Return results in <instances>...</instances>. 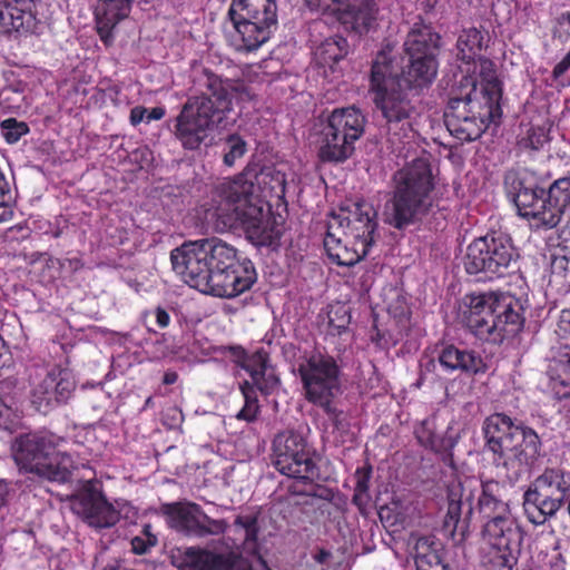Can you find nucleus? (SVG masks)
Instances as JSON below:
<instances>
[{
    "label": "nucleus",
    "instance_id": "obj_1",
    "mask_svg": "<svg viewBox=\"0 0 570 570\" xmlns=\"http://www.w3.org/2000/svg\"><path fill=\"white\" fill-rule=\"evenodd\" d=\"M170 262L190 287L222 298L239 296L257 281L253 262L216 237L183 243L170 252Z\"/></svg>",
    "mask_w": 570,
    "mask_h": 570
},
{
    "label": "nucleus",
    "instance_id": "obj_2",
    "mask_svg": "<svg viewBox=\"0 0 570 570\" xmlns=\"http://www.w3.org/2000/svg\"><path fill=\"white\" fill-rule=\"evenodd\" d=\"M194 85L200 95L187 99L174 126L176 139L188 150L200 147L208 132L226 118L233 104L230 82L208 68L196 72Z\"/></svg>",
    "mask_w": 570,
    "mask_h": 570
},
{
    "label": "nucleus",
    "instance_id": "obj_3",
    "mask_svg": "<svg viewBox=\"0 0 570 570\" xmlns=\"http://www.w3.org/2000/svg\"><path fill=\"white\" fill-rule=\"evenodd\" d=\"M63 441L48 430L18 434L11 442V456L19 473L51 483H68L78 465L70 453L58 450Z\"/></svg>",
    "mask_w": 570,
    "mask_h": 570
},
{
    "label": "nucleus",
    "instance_id": "obj_4",
    "mask_svg": "<svg viewBox=\"0 0 570 570\" xmlns=\"http://www.w3.org/2000/svg\"><path fill=\"white\" fill-rule=\"evenodd\" d=\"M393 180L395 186L386 222L402 230L421 222L432 206L434 178L429 158L413 159L394 174Z\"/></svg>",
    "mask_w": 570,
    "mask_h": 570
},
{
    "label": "nucleus",
    "instance_id": "obj_5",
    "mask_svg": "<svg viewBox=\"0 0 570 570\" xmlns=\"http://www.w3.org/2000/svg\"><path fill=\"white\" fill-rule=\"evenodd\" d=\"M370 86L375 106L386 121L389 135L402 141L413 131L417 110L401 80L393 76V62L384 52H379L372 63Z\"/></svg>",
    "mask_w": 570,
    "mask_h": 570
},
{
    "label": "nucleus",
    "instance_id": "obj_6",
    "mask_svg": "<svg viewBox=\"0 0 570 570\" xmlns=\"http://www.w3.org/2000/svg\"><path fill=\"white\" fill-rule=\"evenodd\" d=\"M272 462L274 468L283 475L296 479L298 482L289 487L295 494L313 495L332 500L331 490L312 484L318 476L315 462V451L306 438L295 430H285L277 433L272 445Z\"/></svg>",
    "mask_w": 570,
    "mask_h": 570
},
{
    "label": "nucleus",
    "instance_id": "obj_7",
    "mask_svg": "<svg viewBox=\"0 0 570 570\" xmlns=\"http://www.w3.org/2000/svg\"><path fill=\"white\" fill-rule=\"evenodd\" d=\"M276 24V0H233L224 28L236 51L250 52L269 40Z\"/></svg>",
    "mask_w": 570,
    "mask_h": 570
},
{
    "label": "nucleus",
    "instance_id": "obj_8",
    "mask_svg": "<svg viewBox=\"0 0 570 570\" xmlns=\"http://www.w3.org/2000/svg\"><path fill=\"white\" fill-rule=\"evenodd\" d=\"M286 191L285 174L273 165L262 166L249 163L233 180H224L214 186L210 202L215 204H254V198H283Z\"/></svg>",
    "mask_w": 570,
    "mask_h": 570
},
{
    "label": "nucleus",
    "instance_id": "obj_9",
    "mask_svg": "<svg viewBox=\"0 0 570 570\" xmlns=\"http://www.w3.org/2000/svg\"><path fill=\"white\" fill-rule=\"evenodd\" d=\"M366 118L352 106L335 108L326 118L320 134L318 158L323 163H343L354 153V144L365 129Z\"/></svg>",
    "mask_w": 570,
    "mask_h": 570
},
{
    "label": "nucleus",
    "instance_id": "obj_10",
    "mask_svg": "<svg viewBox=\"0 0 570 570\" xmlns=\"http://www.w3.org/2000/svg\"><path fill=\"white\" fill-rule=\"evenodd\" d=\"M498 118L499 108L479 98L476 88L464 98H450L444 112L449 132L462 142L480 138L491 125L495 130Z\"/></svg>",
    "mask_w": 570,
    "mask_h": 570
},
{
    "label": "nucleus",
    "instance_id": "obj_11",
    "mask_svg": "<svg viewBox=\"0 0 570 570\" xmlns=\"http://www.w3.org/2000/svg\"><path fill=\"white\" fill-rule=\"evenodd\" d=\"M501 266L511 267L507 274L501 273L503 286L501 285V317L504 318V326L501 342L504 338H514L524 326V303L527 302V284L520 273L519 252L517 248L501 244Z\"/></svg>",
    "mask_w": 570,
    "mask_h": 570
},
{
    "label": "nucleus",
    "instance_id": "obj_12",
    "mask_svg": "<svg viewBox=\"0 0 570 570\" xmlns=\"http://www.w3.org/2000/svg\"><path fill=\"white\" fill-rule=\"evenodd\" d=\"M206 218L222 220L224 225L239 224L248 234V237L261 246L276 245L282 237V232L269 219L264 218L263 208L256 204L235 205L225 202L223 204L207 203Z\"/></svg>",
    "mask_w": 570,
    "mask_h": 570
},
{
    "label": "nucleus",
    "instance_id": "obj_13",
    "mask_svg": "<svg viewBox=\"0 0 570 570\" xmlns=\"http://www.w3.org/2000/svg\"><path fill=\"white\" fill-rule=\"evenodd\" d=\"M562 470L547 469L523 494V505L531 522L544 523L562 507L570 482Z\"/></svg>",
    "mask_w": 570,
    "mask_h": 570
},
{
    "label": "nucleus",
    "instance_id": "obj_14",
    "mask_svg": "<svg viewBox=\"0 0 570 570\" xmlns=\"http://www.w3.org/2000/svg\"><path fill=\"white\" fill-rule=\"evenodd\" d=\"M305 400L312 404L335 397L341 391V366L333 355L313 352L298 364Z\"/></svg>",
    "mask_w": 570,
    "mask_h": 570
},
{
    "label": "nucleus",
    "instance_id": "obj_15",
    "mask_svg": "<svg viewBox=\"0 0 570 570\" xmlns=\"http://www.w3.org/2000/svg\"><path fill=\"white\" fill-rule=\"evenodd\" d=\"M160 512L171 530L187 538L218 537L229 528L225 519L210 518L202 505L191 501L163 503Z\"/></svg>",
    "mask_w": 570,
    "mask_h": 570
},
{
    "label": "nucleus",
    "instance_id": "obj_16",
    "mask_svg": "<svg viewBox=\"0 0 570 570\" xmlns=\"http://www.w3.org/2000/svg\"><path fill=\"white\" fill-rule=\"evenodd\" d=\"M501 424L508 428L501 438V456H505L507 479L513 483L525 471V465L538 458L541 443L532 429L514 425L507 415L501 414Z\"/></svg>",
    "mask_w": 570,
    "mask_h": 570
},
{
    "label": "nucleus",
    "instance_id": "obj_17",
    "mask_svg": "<svg viewBox=\"0 0 570 570\" xmlns=\"http://www.w3.org/2000/svg\"><path fill=\"white\" fill-rule=\"evenodd\" d=\"M499 482H482L479 512L487 519L482 527L479 546L478 570H499Z\"/></svg>",
    "mask_w": 570,
    "mask_h": 570
},
{
    "label": "nucleus",
    "instance_id": "obj_18",
    "mask_svg": "<svg viewBox=\"0 0 570 570\" xmlns=\"http://www.w3.org/2000/svg\"><path fill=\"white\" fill-rule=\"evenodd\" d=\"M76 390V381L70 370L55 365L43 375H37L31 387L30 400L33 407L47 414L56 406L66 404Z\"/></svg>",
    "mask_w": 570,
    "mask_h": 570
},
{
    "label": "nucleus",
    "instance_id": "obj_19",
    "mask_svg": "<svg viewBox=\"0 0 570 570\" xmlns=\"http://www.w3.org/2000/svg\"><path fill=\"white\" fill-rule=\"evenodd\" d=\"M71 508L94 528H111L120 520L119 511L107 500L94 479L85 481L71 495Z\"/></svg>",
    "mask_w": 570,
    "mask_h": 570
},
{
    "label": "nucleus",
    "instance_id": "obj_20",
    "mask_svg": "<svg viewBox=\"0 0 570 570\" xmlns=\"http://www.w3.org/2000/svg\"><path fill=\"white\" fill-rule=\"evenodd\" d=\"M331 219L341 223L347 242H353L362 249V254L370 253L377 229V213L371 204L365 200L356 202L348 208H341Z\"/></svg>",
    "mask_w": 570,
    "mask_h": 570
},
{
    "label": "nucleus",
    "instance_id": "obj_21",
    "mask_svg": "<svg viewBox=\"0 0 570 570\" xmlns=\"http://www.w3.org/2000/svg\"><path fill=\"white\" fill-rule=\"evenodd\" d=\"M171 563L179 570H253L250 562L236 552L217 553L200 547L177 548Z\"/></svg>",
    "mask_w": 570,
    "mask_h": 570
},
{
    "label": "nucleus",
    "instance_id": "obj_22",
    "mask_svg": "<svg viewBox=\"0 0 570 570\" xmlns=\"http://www.w3.org/2000/svg\"><path fill=\"white\" fill-rule=\"evenodd\" d=\"M504 187L508 199L520 216L532 219L537 228L550 229V224L542 218L548 215L544 189L527 185L515 173L505 174Z\"/></svg>",
    "mask_w": 570,
    "mask_h": 570
},
{
    "label": "nucleus",
    "instance_id": "obj_23",
    "mask_svg": "<svg viewBox=\"0 0 570 570\" xmlns=\"http://www.w3.org/2000/svg\"><path fill=\"white\" fill-rule=\"evenodd\" d=\"M498 306V292L466 295L462 322L480 340L495 342V330L499 323V315L495 313Z\"/></svg>",
    "mask_w": 570,
    "mask_h": 570
},
{
    "label": "nucleus",
    "instance_id": "obj_24",
    "mask_svg": "<svg viewBox=\"0 0 570 570\" xmlns=\"http://www.w3.org/2000/svg\"><path fill=\"white\" fill-rule=\"evenodd\" d=\"M498 252L495 233H488L485 236L474 239L468 246L463 258L465 272L470 275L484 274L479 281L494 279L499 269Z\"/></svg>",
    "mask_w": 570,
    "mask_h": 570
},
{
    "label": "nucleus",
    "instance_id": "obj_25",
    "mask_svg": "<svg viewBox=\"0 0 570 570\" xmlns=\"http://www.w3.org/2000/svg\"><path fill=\"white\" fill-rule=\"evenodd\" d=\"M344 228L341 223H327V230L323 240L324 249L333 264L338 266H353L358 263L366 254H362L353 242H347L343 236Z\"/></svg>",
    "mask_w": 570,
    "mask_h": 570
},
{
    "label": "nucleus",
    "instance_id": "obj_26",
    "mask_svg": "<svg viewBox=\"0 0 570 570\" xmlns=\"http://www.w3.org/2000/svg\"><path fill=\"white\" fill-rule=\"evenodd\" d=\"M403 47L406 57L438 58L441 36L431 23L419 19L407 32Z\"/></svg>",
    "mask_w": 570,
    "mask_h": 570
},
{
    "label": "nucleus",
    "instance_id": "obj_27",
    "mask_svg": "<svg viewBox=\"0 0 570 570\" xmlns=\"http://www.w3.org/2000/svg\"><path fill=\"white\" fill-rule=\"evenodd\" d=\"M27 2L28 4L22 1H1L0 27L3 32L26 35L36 30L38 21L31 10V0H27Z\"/></svg>",
    "mask_w": 570,
    "mask_h": 570
},
{
    "label": "nucleus",
    "instance_id": "obj_28",
    "mask_svg": "<svg viewBox=\"0 0 570 570\" xmlns=\"http://www.w3.org/2000/svg\"><path fill=\"white\" fill-rule=\"evenodd\" d=\"M131 0H98L95 8L97 32L104 43L112 40L114 28L131 11Z\"/></svg>",
    "mask_w": 570,
    "mask_h": 570
},
{
    "label": "nucleus",
    "instance_id": "obj_29",
    "mask_svg": "<svg viewBox=\"0 0 570 570\" xmlns=\"http://www.w3.org/2000/svg\"><path fill=\"white\" fill-rule=\"evenodd\" d=\"M409 63L399 76L393 71V76L401 80V85L409 90H421L429 87L438 73V58L407 57Z\"/></svg>",
    "mask_w": 570,
    "mask_h": 570
},
{
    "label": "nucleus",
    "instance_id": "obj_30",
    "mask_svg": "<svg viewBox=\"0 0 570 570\" xmlns=\"http://www.w3.org/2000/svg\"><path fill=\"white\" fill-rule=\"evenodd\" d=\"M379 8L375 0H362L358 4H348L338 12L337 20L347 31L357 35H364L370 31L374 22Z\"/></svg>",
    "mask_w": 570,
    "mask_h": 570
},
{
    "label": "nucleus",
    "instance_id": "obj_31",
    "mask_svg": "<svg viewBox=\"0 0 570 570\" xmlns=\"http://www.w3.org/2000/svg\"><path fill=\"white\" fill-rule=\"evenodd\" d=\"M548 215L546 222L550 229L557 227L566 212L570 208V176L554 180L546 191ZM544 219V216L542 217Z\"/></svg>",
    "mask_w": 570,
    "mask_h": 570
},
{
    "label": "nucleus",
    "instance_id": "obj_32",
    "mask_svg": "<svg viewBox=\"0 0 570 570\" xmlns=\"http://www.w3.org/2000/svg\"><path fill=\"white\" fill-rule=\"evenodd\" d=\"M436 416L430 415L414 425L413 434L417 443L430 451L449 450L455 448L456 438L448 434L440 435L436 432Z\"/></svg>",
    "mask_w": 570,
    "mask_h": 570
},
{
    "label": "nucleus",
    "instance_id": "obj_33",
    "mask_svg": "<svg viewBox=\"0 0 570 570\" xmlns=\"http://www.w3.org/2000/svg\"><path fill=\"white\" fill-rule=\"evenodd\" d=\"M479 81L474 85L478 97L499 108V75L492 60L479 57Z\"/></svg>",
    "mask_w": 570,
    "mask_h": 570
},
{
    "label": "nucleus",
    "instance_id": "obj_34",
    "mask_svg": "<svg viewBox=\"0 0 570 570\" xmlns=\"http://www.w3.org/2000/svg\"><path fill=\"white\" fill-rule=\"evenodd\" d=\"M348 53L347 40L338 35L326 38L314 51V59L320 67L330 68L344 59Z\"/></svg>",
    "mask_w": 570,
    "mask_h": 570
},
{
    "label": "nucleus",
    "instance_id": "obj_35",
    "mask_svg": "<svg viewBox=\"0 0 570 570\" xmlns=\"http://www.w3.org/2000/svg\"><path fill=\"white\" fill-rule=\"evenodd\" d=\"M438 360L448 372L460 370L476 373L479 370L476 357L472 352L460 350L452 344L443 346Z\"/></svg>",
    "mask_w": 570,
    "mask_h": 570
},
{
    "label": "nucleus",
    "instance_id": "obj_36",
    "mask_svg": "<svg viewBox=\"0 0 570 570\" xmlns=\"http://www.w3.org/2000/svg\"><path fill=\"white\" fill-rule=\"evenodd\" d=\"M253 362L256 365L255 368L250 370L252 383L255 386V391H259L264 395L273 394L279 385V379L267 368L268 355L267 353L259 351L253 356Z\"/></svg>",
    "mask_w": 570,
    "mask_h": 570
},
{
    "label": "nucleus",
    "instance_id": "obj_37",
    "mask_svg": "<svg viewBox=\"0 0 570 570\" xmlns=\"http://www.w3.org/2000/svg\"><path fill=\"white\" fill-rule=\"evenodd\" d=\"M488 41V33H483L476 28L464 29L456 42L458 58L466 63L474 61L483 47H487Z\"/></svg>",
    "mask_w": 570,
    "mask_h": 570
},
{
    "label": "nucleus",
    "instance_id": "obj_38",
    "mask_svg": "<svg viewBox=\"0 0 570 570\" xmlns=\"http://www.w3.org/2000/svg\"><path fill=\"white\" fill-rule=\"evenodd\" d=\"M522 532L518 527L501 530V570H518Z\"/></svg>",
    "mask_w": 570,
    "mask_h": 570
},
{
    "label": "nucleus",
    "instance_id": "obj_39",
    "mask_svg": "<svg viewBox=\"0 0 570 570\" xmlns=\"http://www.w3.org/2000/svg\"><path fill=\"white\" fill-rule=\"evenodd\" d=\"M240 391L244 396V406L236 414V419L239 421L253 422L259 414V404L255 386L250 385V382L244 381L240 384Z\"/></svg>",
    "mask_w": 570,
    "mask_h": 570
},
{
    "label": "nucleus",
    "instance_id": "obj_40",
    "mask_svg": "<svg viewBox=\"0 0 570 570\" xmlns=\"http://www.w3.org/2000/svg\"><path fill=\"white\" fill-rule=\"evenodd\" d=\"M234 524L244 530V544L256 546L259 533L258 517L256 514L237 515Z\"/></svg>",
    "mask_w": 570,
    "mask_h": 570
},
{
    "label": "nucleus",
    "instance_id": "obj_41",
    "mask_svg": "<svg viewBox=\"0 0 570 570\" xmlns=\"http://www.w3.org/2000/svg\"><path fill=\"white\" fill-rule=\"evenodd\" d=\"M246 150V141L240 136L229 135L225 144L224 164L228 167L234 166L236 160L245 155Z\"/></svg>",
    "mask_w": 570,
    "mask_h": 570
},
{
    "label": "nucleus",
    "instance_id": "obj_42",
    "mask_svg": "<svg viewBox=\"0 0 570 570\" xmlns=\"http://www.w3.org/2000/svg\"><path fill=\"white\" fill-rule=\"evenodd\" d=\"M0 128L2 135L8 144L18 142L21 137L30 131L27 122L19 121L16 118H7L1 121Z\"/></svg>",
    "mask_w": 570,
    "mask_h": 570
},
{
    "label": "nucleus",
    "instance_id": "obj_43",
    "mask_svg": "<svg viewBox=\"0 0 570 570\" xmlns=\"http://www.w3.org/2000/svg\"><path fill=\"white\" fill-rule=\"evenodd\" d=\"M13 200L10 184L0 169V223L9 220L13 216Z\"/></svg>",
    "mask_w": 570,
    "mask_h": 570
},
{
    "label": "nucleus",
    "instance_id": "obj_44",
    "mask_svg": "<svg viewBox=\"0 0 570 570\" xmlns=\"http://www.w3.org/2000/svg\"><path fill=\"white\" fill-rule=\"evenodd\" d=\"M157 543L158 539L151 532V525L149 523L142 527L140 535L134 537L130 541L131 551L139 556L147 553L150 548L155 547Z\"/></svg>",
    "mask_w": 570,
    "mask_h": 570
},
{
    "label": "nucleus",
    "instance_id": "obj_45",
    "mask_svg": "<svg viewBox=\"0 0 570 570\" xmlns=\"http://www.w3.org/2000/svg\"><path fill=\"white\" fill-rule=\"evenodd\" d=\"M548 389L558 401L570 400V374H550Z\"/></svg>",
    "mask_w": 570,
    "mask_h": 570
},
{
    "label": "nucleus",
    "instance_id": "obj_46",
    "mask_svg": "<svg viewBox=\"0 0 570 570\" xmlns=\"http://www.w3.org/2000/svg\"><path fill=\"white\" fill-rule=\"evenodd\" d=\"M482 430L488 449L497 454L499 452V413L487 417Z\"/></svg>",
    "mask_w": 570,
    "mask_h": 570
},
{
    "label": "nucleus",
    "instance_id": "obj_47",
    "mask_svg": "<svg viewBox=\"0 0 570 570\" xmlns=\"http://www.w3.org/2000/svg\"><path fill=\"white\" fill-rule=\"evenodd\" d=\"M334 399L335 397H330L317 402L314 405L321 407L324 411L328 420L332 422L334 429L342 430L347 425L346 416L342 410L335 406Z\"/></svg>",
    "mask_w": 570,
    "mask_h": 570
},
{
    "label": "nucleus",
    "instance_id": "obj_48",
    "mask_svg": "<svg viewBox=\"0 0 570 570\" xmlns=\"http://www.w3.org/2000/svg\"><path fill=\"white\" fill-rule=\"evenodd\" d=\"M347 0H306L311 11L322 14H333L338 18V12L344 9L343 6Z\"/></svg>",
    "mask_w": 570,
    "mask_h": 570
},
{
    "label": "nucleus",
    "instance_id": "obj_49",
    "mask_svg": "<svg viewBox=\"0 0 570 570\" xmlns=\"http://www.w3.org/2000/svg\"><path fill=\"white\" fill-rule=\"evenodd\" d=\"M372 465L370 463L358 466L355 471V488L353 500L356 501L360 495L366 494L370 489V480L372 478Z\"/></svg>",
    "mask_w": 570,
    "mask_h": 570
},
{
    "label": "nucleus",
    "instance_id": "obj_50",
    "mask_svg": "<svg viewBox=\"0 0 570 570\" xmlns=\"http://www.w3.org/2000/svg\"><path fill=\"white\" fill-rule=\"evenodd\" d=\"M454 493L451 491L450 493V502L448 508V513L445 515L444 525L446 528H453V530H456L458 524L460 522L461 517V502L455 501L452 497Z\"/></svg>",
    "mask_w": 570,
    "mask_h": 570
},
{
    "label": "nucleus",
    "instance_id": "obj_51",
    "mask_svg": "<svg viewBox=\"0 0 570 570\" xmlns=\"http://www.w3.org/2000/svg\"><path fill=\"white\" fill-rule=\"evenodd\" d=\"M59 266L62 269H67L71 273H76L83 267V263L79 257H66L58 259Z\"/></svg>",
    "mask_w": 570,
    "mask_h": 570
},
{
    "label": "nucleus",
    "instance_id": "obj_52",
    "mask_svg": "<svg viewBox=\"0 0 570 570\" xmlns=\"http://www.w3.org/2000/svg\"><path fill=\"white\" fill-rule=\"evenodd\" d=\"M387 311L394 317H403L407 314V307L405 305V299L402 296H399L395 304H390L387 306Z\"/></svg>",
    "mask_w": 570,
    "mask_h": 570
},
{
    "label": "nucleus",
    "instance_id": "obj_53",
    "mask_svg": "<svg viewBox=\"0 0 570 570\" xmlns=\"http://www.w3.org/2000/svg\"><path fill=\"white\" fill-rule=\"evenodd\" d=\"M154 315L160 328H166L170 324V315L164 307L157 306L154 309Z\"/></svg>",
    "mask_w": 570,
    "mask_h": 570
},
{
    "label": "nucleus",
    "instance_id": "obj_54",
    "mask_svg": "<svg viewBox=\"0 0 570 570\" xmlns=\"http://www.w3.org/2000/svg\"><path fill=\"white\" fill-rule=\"evenodd\" d=\"M147 108L142 106L134 107L130 110V124L132 126L139 125L141 121H146Z\"/></svg>",
    "mask_w": 570,
    "mask_h": 570
},
{
    "label": "nucleus",
    "instance_id": "obj_55",
    "mask_svg": "<svg viewBox=\"0 0 570 570\" xmlns=\"http://www.w3.org/2000/svg\"><path fill=\"white\" fill-rule=\"evenodd\" d=\"M454 448L446 449V450H440V451H433L436 454L442 455V461L445 465L450 466L451 469L455 470V463H454V454H453Z\"/></svg>",
    "mask_w": 570,
    "mask_h": 570
},
{
    "label": "nucleus",
    "instance_id": "obj_56",
    "mask_svg": "<svg viewBox=\"0 0 570 570\" xmlns=\"http://www.w3.org/2000/svg\"><path fill=\"white\" fill-rule=\"evenodd\" d=\"M570 68V60L567 56L554 66L552 70L553 78L558 79Z\"/></svg>",
    "mask_w": 570,
    "mask_h": 570
},
{
    "label": "nucleus",
    "instance_id": "obj_57",
    "mask_svg": "<svg viewBox=\"0 0 570 570\" xmlns=\"http://www.w3.org/2000/svg\"><path fill=\"white\" fill-rule=\"evenodd\" d=\"M165 114L166 111L163 107H154L150 110L147 109L146 122L148 124L151 120H160L164 118Z\"/></svg>",
    "mask_w": 570,
    "mask_h": 570
},
{
    "label": "nucleus",
    "instance_id": "obj_58",
    "mask_svg": "<svg viewBox=\"0 0 570 570\" xmlns=\"http://www.w3.org/2000/svg\"><path fill=\"white\" fill-rule=\"evenodd\" d=\"M559 328L563 331L564 333L570 334V312L569 311H562L560 321H559Z\"/></svg>",
    "mask_w": 570,
    "mask_h": 570
},
{
    "label": "nucleus",
    "instance_id": "obj_59",
    "mask_svg": "<svg viewBox=\"0 0 570 570\" xmlns=\"http://www.w3.org/2000/svg\"><path fill=\"white\" fill-rule=\"evenodd\" d=\"M177 379H178V375L176 372H167V373H165V375L163 377V383L166 385H171V384L176 383Z\"/></svg>",
    "mask_w": 570,
    "mask_h": 570
},
{
    "label": "nucleus",
    "instance_id": "obj_60",
    "mask_svg": "<svg viewBox=\"0 0 570 570\" xmlns=\"http://www.w3.org/2000/svg\"><path fill=\"white\" fill-rule=\"evenodd\" d=\"M375 334L371 336V340L373 343H375L379 347H384L382 344V341L384 338V335L381 333V331L374 326Z\"/></svg>",
    "mask_w": 570,
    "mask_h": 570
},
{
    "label": "nucleus",
    "instance_id": "obj_61",
    "mask_svg": "<svg viewBox=\"0 0 570 570\" xmlns=\"http://www.w3.org/2000/svg\"><path fill=\"white\" fill-rule=\"evenodd\" d=\"M61 229L57 227L55 230L51 232L52 237L58 238L61 236Z\"/></svg>",
    "mask_w": 570,
    "mask_h": 570
},
{
    "label": "nucleus",
    "instance_id": "obj_62",
    "mask_svg": "<svg viewBox=\"0 0 570 570\" xmlns=\"http://www.w3.org/2000/svg\"><path fill=\"white\" fill-rule=\"evenodd\" d=\"M436 2L438 0H426V8L432 9Z\"/></svg>",
    "mask_w": 570,
    "mask_h": 570
},
{
    "label": "nucleus",
    "instance_id": "obj_63",
    "mask_svg": "<svg viewBox=\"0 0 570 570\" xmlns=\"http://www.w3.org/2000/svg\"><path fill=\"white\" fill-rule=\"evenodd\" d=\"M327 556H328V553H327V552H325V551H321V556H320V559H318V560H320V561H322V560L324 559V557H327Z\"/></svg>",
    "mask_w": 570,
    "mask_h": 570
},
{
    "label": "nucleus",
    "instance_id": "obj_64",
    "mask_svg": "<svg viewBox=\"0 0 570 570\" xmlns=\"http://www.w3.org/2000/svg\"><path fill=\"white\" fill-rule=\"evenodd\" d=\"M348 323H350V317L347 318V321L345 323L338 325L337 327L338 328H345Z\"/></svg>",
    "mask_w": 570,
    "mask_h": 570
}]
</instances>
